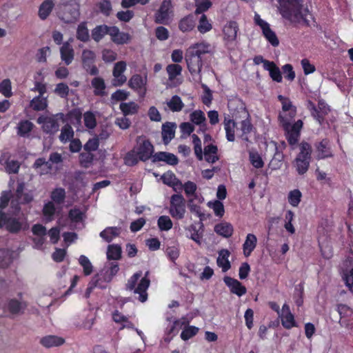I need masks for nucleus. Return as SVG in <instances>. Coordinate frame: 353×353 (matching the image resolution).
<instances>
[{
  "label": "nucleus",
  "mask_w": 353,
  "mask_h": 353,
  "mask_svg": "<svg viewBox=\"0 0 353 353\" xmlns=\"http://www.w3.org/2000/svg\"><path fill=\"white\" fill-rule=\"evenodd\" d=\"M293 119H294L287 118L286 115H283L281 114H279V120L284 130H290L300 134L303 123L299 119L292 125L290 121Z\"/></svg>",
  "instance_id": "a211bd4d"
},
{
  "label": "nucleus",
  "mask_w": 353,
  "mask_h": 353,
  "mask_svg": "<svg viewBox=\"0 0 353 353\" xmlns=\"http://www.w3.org/2000/svg\"><path fill=\"white\" fill-rule=\"evenodd\" d=\"M197 28L202 34L209 32L212 28V26L208 20L205 14H203L201 15Z\"/></svg>",
  "instance_id": "13d9d810"
},
{
  "label": "nucleus",
  "mask_w": 353,
  "mask_h": 353,
  "mask_svg": "<svg viewBox=\"0 0 353 353\" xmlns=\"http://www.w3.org/2000/svg\"><path fill=\"white\" fill-rule=\"evenodd\" d=\"M140 161L145 162L152 159L154 152V145L145 136H138L134 148Z\"/></svg>",
  "instance_id": "0eeeda50"
},
{
  "label": "nucleus",
  "mask_w": 353,
  "mask_h": 353,
  "mask_svg": "<svg viewBox=\"0 0 353 353\" xmlns=\"http://www.w3.org/2000/svg\"><path fill=\"white\" fill-rule=\"evenodd\" d=\"M0 93L6 97H10L12 96L11 81L9 79H3L0 82Z\"/></svg>",
  "instance_id": "052dcab7"
},
{
  "label": "nucleus",
  "mask_w": 353,
  "mask_h": 353,
  "mask_svg": "<svg viewBox=\"0 0 353 353\" xmlns=\"http://www.w3.org/2000/svg\"><path fill=\"white\" fill-rule=\"evenodd\" d=\"M254 20L255 24L261 28L263 35L266 39V40L273 47H277L279 45V40L276 33L270 28V24L265 21L263 20L260 15L257 13H255Z\"/></svg>",
  "instance_id": "1a4fd4ad"
},
{
  "label": "nucleus",
  "mask_w": 353,
  "mask_h": 353,
  "mask_svg": "<svg viewBox=\"0 0 353 353\" xmlns=\"http://www.w3.org/2000/svg\"><path fill=\"white\" fill-rule=\"evenodd\" d=\"M190 118L193 123L199 125L202 130H205L206 119L205 114L201 110H194L190 114Z\"/></svg>",
  "instance_id": "f704fd0d"
},
{
  "label": "nucleus",
  "mask_w": 353,
  "mask_h": 353,
  "mask_svg": "<svg viewBox=\"0 0 353 353\" xmlns=\"http://www.w3.org/2000/svg\"><path fill=\"white\" fill-rule=\"evenodd\" d=\"M119 108L125 117L137 114L139 108L134 101L121 103Z\"/></svg>",
  "instance_id": "a18cd8bd"
},
{
  "label": "nucleus",
  "mask_w": 353,
  "mask_h": 353,
  "mask_svg": "<svg viewBox=\"0 0 353 353\" xmlns=\"http://www.w3.org/2000/svg\"><path fill=\"white\" fill-rule=\"evenodd\" d=\"M74 137V130L72 126L69 124H65L63 125L61 130V134L59 135V140L61 142L65 143L66 142L70 141L73 139Z\"/></svg>",
  "instance_id": "09e8293b"
},
{
  "label": "nucleus",
  "mask_w": 353,
  "mask_h": 353,
  "mask_svg": "<svg viewBox=\"0 0 353 353\" xmlns=\"http://www.w3.org/2000/svg\"><path fill=\"white\" fill-rule=\"evenodd\" d=\"M225 284L229 288L232 294L241 297L246 294L247 289L239 281L229 276H225L223 278Z\"/></svg>",
  "instance_id": "4468645a"
},
{
  "label": "nucleus",
  "mask_w": 353,
  "mask_h": 353,
  "mask_svg": "<svg viewBox=\"0 0 353 353\" xmlns=\"http://www.w3.org/2000/svg\"><path fill=\"white\" fill-rule=\"evenodd\" d=\"M121 248L117 244L109 245L107 250V258L109 260H119L121 257Z\"/></svg>",
  "instance_id": "de8ad7c7"
},
{
  "label": "nucleus",
  "mask_w": 353,
  "mask_h": 353,
  "mask_svg": "<svg viewBox=\"0 0 353 353\" xmlns=\"http://www.w3.org/2000/svg\"><path fill=\"white\" fill-rule=\"evenodd\" d=\"M339 313L341 316L340 318V323L341 325H344L346 327H351L353 325V319H350L348 320H346L345 317L343 316V313H346L347 315L350 314V316H352V310L347 307L345 305H340L338 307Z\"/></svg>",
  "instance_id": "58836bf2"
},
{
  "label": "nucleus",
  "mask_w": 353,
  "mask_h": 353,
  "mask_svg": "<svg viewBox=\"0 0 353 353\" xmlns=\"http://www.w3.org/2000/svg\"><path fill=\"white\" fill-rule=\"evenodd\" d=\"M169 213L172 218L181 220L185 214V200L182 194H174L170 197Z\"/></svg>",
  "instance_id": "6e6552de"
},
{
  "label": "nucleus",
  "mask_w": 353,
  "mask_h": 353,
  "mask_svg": "<svg viewBox=\"0 0 353 353\" xmlns=\"http://www.w3.org/2000/svg\"><path fill=\"white\" fill-rule=\"evenodd\" d=\"M28 227L26 218L15 217L0 210V229L4 228L10 234H18Z\"/></svg>",
  "instance_id": "39448f33"
},
{
  "label": "nucleus",
  "mask_w": 353,
  "mask_h": 353,
  "mask_svg": "<svg viewBox=\"0 0 353 353\" xmlns=\"http://www.w3.org/2000/svg\"><path fill=\"white\" fill-rule=\"evenodd\" d=\"M157 225L161 231H168L173 226V223L170 218L165 215H163L159 217Z\"/></svg>",
  "instance_id": "5fc2aeb1"
},
{
  "label": "nucleus",
  "mask_w": 353,
  "mask_h": 353,
  "mask_svg": "<svg viewBox=\"0 0 353 353\" xmlns=\"http://www.w3.org/2000/svg\"><path fill=\"white\" fill-rule=\"evenodd\" d=\"M112 319L113 321L117 323H125V325H123L121 327V329H123L125 327L127 328H132L133 326V324L132 322L128 321V319L125 315L122 314L118 310H115L112 313Z\"/></svg>",
  "instance_id": "3c124183"
},
{
  "label": "nucleus",
  "mask_w": 353,
  "mask_h": 353,
  "mask_svg": "<svg viewBox=\"0 0 353 353\" xmlns=\"http://www.w3.org/2000/svg\"><path fill=\"white\" fill-rule=\"evenodd\" d=\"M176 124L171 122H165L162 125V139L164 144H168L174 137Z\"/></svg>",
  "instance_id": "b1692460"
},
{
  "label": "nucleus",
  "mask_w": 353,
  "mask_h": 353,
  "mask_svg": "<svg viewBox=\"0 0 353 353\" xmlns=\"http://www.w3.org/2000/svg\"><path fill=\"white\" fill-rule=\"evenodd\" d=\"M55 212L56 208L52 201H48L44 204L42 209V214L46 223L54 220Z\"/></svg>",
  "instance_id": "72a5a7b5"
},
{
  "label": "nucleus",
  "mask_w": 353,
  "mask_h": 353,
  "mask_svg": "<svg viewBox=\"0 0 353 353\" xmlns=\"http://www.w3.org/2000/svg\"><path fill=\"white\" fill-rule=\"evenodd\" d=\"M230 252L227 250H223L217 259V265L222 268L223 272H227L231 268L230 262L228 260Z\"/></svg>",
  "instance_id": "4c0bfd02"
},
{
  "label": "nucleus",
  "mask_w": 353,
  "mask_h": 353,
  "mask_svg": "<svg viewBox=\"0 0 353 353\" xmlns=\"http://www.w3.org/2000/svg\"><path fill=\"white\" fill-rule=\"evenodd\" d=\"M100 12L105 16H110L112 7L110 0H101L97 4Z\"/></svg>",
  "instance_id": "338daca9"
},
{
  "label": "nucleus",
  "mask_w": 353,
  "mask_h": 353,
  "mask_svg": "<svg viewBox=\"0 0 353 353\" xmlns=\"http://www.w3.org/2000/svg\"><path fill=\"white\" fill-rule=\"evenodd\" d=\"M182 67L179 64L171 63L166 66V72L168 74V83L167 87L176 88L182 83V80L177 79L181 75Z\"/></svg>",
  "instance_id": "ddd939ff"
},
{
  "label": "nucleus",
  "mask_w": 353,
  "mask_h": 353,
  "mask_svg": "<svg viewBox=\"0 0 353 353\" xmlns=\"http://www.w3.org/2000/svg\"><path fill=\"white\" fill-rule=\"evenodd\" d=\"M27 305L15 299H12L8 302L7 307L9 312L12 314H18L23 312Z\"/></svg>",
  "instance_id": "c9c22d12"
},
{
  "label": "nucleus",
  "mask_w": 353,
  "mask_h": 353,
  "mask_svg": "<svg viewBox=\"0 0 353 353\" xmlns=\"http://www.w3.org/2000/svg\"><path fill=\"white\" fill-rule=\"evenodd\" d=\"M256 236L253 234H248L244 243L243 244V251L245 256L248 257L251 255L256 246Z\"/></svg>",
  "instance_id": "bb28decb"
},
{
  "label": "nucleus",
  "mask_w": 353,
  "mask_h": 353,
  "mask_svg": "<svg viewBox=\"0 0 353 353\" xmlns=\"http://www.w3.org/2000/svg\"><path fill=\"white\" fill-rule=\"evenodd\" d=\"M343 279L349 290L353 293V266L349 271H344Z\"/></svg>",
  "instance_id": "774afa93"
},
{
  "label": "nucleus",
  "mask_w": 353,
  "mask_h": 353,
  "mask_svg": "<svg viewBox=\"0 0 353 353\" xmlns=\"http://www.w3.org/2000/svg\"><path fill=\"white\" fill-rule=\"evenodd\" d=\"M37 122L42 125V130L46 134H53L59 130V125L54 116L41 115L37 118Z\"/></svg>",
  "instance_id": "f8f14e48"
},
{
  "label": "nucleus",
  "mask_w": 353,
  "mask_h": 353,
  "mask_svg": "<svg viewBox=\"0 0 353 353\" xmlns=\"http://www.w3.org/2000/svg\"><path fill=\"white\" fill-rule=\"evenodd\" d=\"M152 161L153 163L163 161L170 165H175L179 163V159L174 154L167 152H158L154 153Z\"/></svg>",
  "instance_id": "412c9836"
},
{
  "label": "nucleus",
  "mask_w": 353,
  "mask_h": 353,
  "mask_svg": "<svg viewBox=\"0 0 353 353\" xmlns=\"http://www.w3.org/2000/svg\"><path fill=\"white\" fill-rule=\"evenodd\" d=\"M195 26V20L192 15H188L182 18L179 23V28L183 32L193 30Z\"/></svg>",
  "instance_id": "e433bc0d"
},
{
  "label": "nucleus",
  "mask_w": 353,
  "mask_h": 353,
  "mask_svg": "<svg viewBox=\"0 0 353 353\" xmlns=\"http://www.w3.org/2000/svg\"><path fill=\"white\" fill-rule=\"evenodd\" d=\"M236 128V123L234 120L225 119L224 128L225 130L226 139L228 141L233 142L235 140L234 130Z\"/></svg>",
  "instance_id": "37998d69"
},
{
  "label": "nucleus",
  "mask_w": 353,
  "mask_h": 353,
  "mask_svg": "<svg viewBox=\"0 0 353 353\" xmlns=\"http://www.w3.org/2000/svg\"><path fill=\"white\" fill-rule=\"evenodd\" d=\"M56 12L65 23H73L79 18L80 5L77 0L61 1L56 7Z\"/></svg>",
  "instance_id": "7ed1b4c3"
},
{
  "label": "nucleus",
  "mask_w": 353,
  "mask_h": 353,
  "mask_svg": "<svg viewBox=\"0 0 353 353\" xmlns=\"http://www.w3.org/2000/svg\"><path fill=\"white\" fill-rule=\"evenodd\" d=\"M294 213L292 210H288L285 214L284 228L290 234H294L296 232L295 228L292 224Z\"/></svg>",
  "instance_id": "8fccbe9b"
},
{
  "label": "nucleus",
  "mask_w": 353,
  "mask_h": 353,
  "mask_svg": "<svg viewBox=\"0 0 353 353\" xmlns=\"http://www.w3.org/2000/svg\"><path fill=\"white\" fill-rule=\"evenodd\" d=\"M91 85L94 88V94L95 96L103 97L105 94V90L106 85L102 77H97L93 78L91 81Z\"/></svg>",
  "instance_id": "7c9ffc66"
},
{
  "label": "nucleus",
  "mask_w": 353,
  "mask_h": 353,
  "mask_svg": "<svg viewBox=\"0 0 353 353\" xmlns=\"http://www.w3.org/2000/svg\"><path fill=\"white\" fill-rule=\"evenodd\" d=\"M172 4L170 0H163L154 14V22L157 24H168L170 14L172 12Z\"/></svg>",
  "instance_id": "9b49d317"
},
{
  "label": "nucleus",
  "mask_w": 353,
  "mask_h": 353,
  "mask_svg": "<svg viewBox=\"0 0 353 353\" xmlns=\"http://www.w3.org/2000/svg\"><path fill=\"white\" fill-rule=\"evenodd\" d=\"M84 124L88 129H93L97 125L95 115L90 111L85 112L83 114Z\"/></svg>",
  "instance_id": "bf43d9fd"
},
{
  "label": "nucleus",
  "mask_w": 353,
  "mask_h": 353,
  "mask_svg": "<svg viewBox=\"0 0 353 353\" xmlns=\"http://www.w3.org/2000/svg\"><path fill=\"white\" fill-rule=\"evenodd\" d=\"M96 54L94 51L90 50H83L81 54V61L83 68L90 75L96 76L99 74V69L96 66Z\"/></svg>",
  "instance_id": "9d476101"
},
{
  "label": "nucleus",
  "mask_w": 353,
  "mask_h": 353,
  "mask_svg": "<svg viewBox=\"0 0 353 353\" xmlns=\"http://www.w3.org/2000/svg\"><path fill=\"white\" fill-rule=\"evenodd\" d=\"M210 45L205 42L196 43L191 46L187 50L185 61L190 74L194 77L199 75V80H201L200 74L204 56L210 52Z\"/></svg>",
  "instance_id": "f03ea898"
},
{
  "label": "nucleus",
  "mask_w": 353,
  "mask_h": 353,
  "mask_svg": "<svg viewBox=\"0 0 353 353\" xmlns=\"http://www.w3.org/2000/svg\"><path fill=\"white\" fill-rule=\"evenodd\" d=\"M285 307H287L288 312L286 314H283L282 316V317H281V323H282V325L285 329L290 330V329H291L293 327H296V321L294 320V315L290 311L289 307L286 304H285L283 306V308L284 309Z\"/></svg>",
  "instance_id": "a19ab883"
},
{
  "label": "nucleus",
  "mask_w": 353,
  "mask_h": 353,
  "mask_svg": "<svg viewBox=\"0 0 353 353\" xmlns=\"http://www.w3.org/2000/svg\"><path fill=\"white\" fill-rule=\"evenodd\" d=\"M162 181L164 184L172 187L174 188L175 186L181 185V182L176 177L175 174L170 171L164 173L161 176Z\"/></svg>",
  "instance_id": "49530a36"
},
{
  "label": "nucleus",
  "mask_w": 353,
  "mask_h": 353,
  "mask_svg": "<svg viewBox=\"0 0 353 353\" xmlns=\"http://www.w3.org/2000/svg\"><path fill=\"white\" fill-rule=\"evenodd\" d=\"M60 55L61 61L66 65H69L74 60V51L72 46L68 41L63 43L60 48Z\"/></svg>",
  "instance_id": "5701e85b"
},
{
  "label": "nucleus",
  "mask_w": 353,
  "mask_h": 353,
  "mask_svg": "<svg viewBox=\"0 0 353 353\" xmlns=\"http://www.w3.org/2000/svg\"><path fill=\"white\" fill-rule=\"evenodd\" d=\"M65 343V339L62 337L48 335L41 339L40 343L45 347L50 348L53 347H59Z\"/></svg>",
  "instance_id": "393cba45"
},
{
  "label": "nucleus",
  "mask_w": 353,
  "mask_h": 353,
  "mask_svg": "<svg viewBox=\"0 0 353 353\" xmlns=\"http://www.w3.org/2000/svg\"><path fill=\"white\" fill-rule=\"evenodd\" d=\"M201 87L203 90V94L201 97L202 103L210 106L213 99L212 90L205 84H202Z\"/></svg>",
  "instance_id": "0e129e2a"
},
{
  "label": "nucleus",
  "mask_w": 353,
  "mask_h": 353,
  "mask_svg": "<svg viewBox=\"0 0 353 353\" xmlns=\"http://www.w3.org/2000/svg\"><path fill=\"white\" fill-rule=\"evenodd\" d=\"M300 152L293 161V166L299 175L305 174L310 167L311 161L312 147L307 142H302L299 145Z\"/></svg>",
  "instance_id": "423d86ee"
},
{
  "label": "nucleus",
  "mask_w": 353,
  "mask_h": 353,
  "mask_svg": "<svg viewBox=\"0 0 353 353\" xmlns=\"http://www.w3.org/2000/svg\"><path fill=\"white\" fill-rule=\"evenodd\" d=\"M281 70L285 79L290 81L294 80L296 74L294 71L293 66L291 64H285L282 66Z\"/></svg>",
  "instance_id": "69168bd1"
},
{
  "label": "nucleus",
  "mask_w": 353,
  "mask_h": 353,
  "mask_svg": "<svg viewBox=\"0 0 353 353\" xmlns=\"http://www.w3.org/2000/svg\"><path fill=\"white\" fill-rule=\"evenodd\" d=\"M302 193L298 189L290 191L288 196L289 203L293 207H297L301 202Z\"/></svg>",
  "instance_id": "6e6d98bb"
},
{
  "label": "nucleus",
  "mask_w": 353,
  "mask_h": 353,
  "mask_svg": "<svg viewBox=\"0 0 353 353\" xmlns=\"http://www.w3.org/2000/svg\"><path fill=\"white\" fill-rule=\"evenodd\" d=\"M120 229L117 227H108L100 232V236L108 243L111 242L113 239L118 236Z\"/></svg>",
  "instance_id": "79ce46f5"
},
{
  "label": "nucleus",
  "mask_w": 353,
  "mask_h": 353,
  "mask_svg": "<svg viewBox=\"0 0 353 353\" xmlns=\"http://www.w3.org/2000/svg\"><path fill=\"white\" fill-rule=\"evenodd\" d=\"M111 32V26L107 25L97 26L92 29L91 37L95 42H99L106 34L110 35Z\"/></svg>",
  "instance_id": "a878e982"
},
{
  "label": "nucleus",
  "mask_w": 353,
  "mask_h": 353,
  "mask_svg": "<svg viewBox=\"0 0 353 353\" xmlns=\"http://www.w3.org/2000/svg\"><path fill=\"white\" fill-rule=\"evenodd\" d=\"M277 98L282 105V112L281 114L286 115L287 118L294 119L296 114V108L292 105L290 99L281 94Z\"/></svg>",
  "instance_id": "6ab92c4d"
},
{
  "label": "nucleus",
  "mask_w": 353,
  "mask_h": 353,
  "mask_svg": "<svg viewBox=\"0 0 353 353\" xmlns=\"http://www.w3.org/2000/svg\"><path fill=\"white\" fill-rule=\"evenodd\" d=\"M233 226L227 222H222L214 226V232L225 238L230 237L233 234Z\"/></svg>",
  "instance_id": "c85d7f7f"
},
{
  "label": "nucleus",
  "mask_w": 353,
  "mask_h": 353,
  "mask_svg": "<svg viewBox=\"0 0 353 353\" xmlns=\"http://www.w3.org/2000/svg\"><path fill=\"white\" fill-rule=\"evenodd\" d=\"M168 106L172 112H179L183 109L184 104L180 97L174 95L168 102Z\"/></svg>",
  "instance_id": "603ef678"
},
{
  "label": "nucleus",
  "mask_w": 353,
  "mask_h": 353,
  "mask_svg": "<svg viewBox=\"0 0 353 353\" xmlns=\"http://www.w3.org/2000/svg\"><path fill=\"white\" fill-rule=\"evenodd\" d=\"M199 332V328L195 326H188L185 327L181 333V338L183 341H187L194 336H195Z\"/></svg>",
  "instance_id": "680f3d73"
},
{
  "label": "nucleus",
  "mask_w": 353,
  "mask_h": 353,
  "mask_svg": "<svg viewBox=\"0 0 353 353\" xmlns=\"http://www.w3.org/2000/svg\"><path fill=\"white\" fill-rule=\"evenodd\" d=\"M54 4L52 0H45L39 8L38 15L41 20L46 19L50 14Z\"/></svg>",
  "instance_id": "2f4dec72"
},
{
  "label": "nucleus",
  "mask_w": 353,
  "mask_h": 353,
  "mask_svg": "<svg viewBox=\"0 0 353 353\" xmlns=\"http://www.w3.org/2000/svg\"><path fill=\"white\" fill-rule=\"evenodd\" d=\"M30 105L36 111L44 110L48 105L46 99L40 96L35 97L31 101Z\"/></svg>",
  "instance_id": "864d4df0"
},
{
  "label": "nucleus",
  "mask_w": 353,
  "mask_h": 353,
  "mask_svg": "<svg viewBox=\"0 0 353 353\" xmlns=\"http://www.w3.org/2000/svg\"><path fill=\"white\" fill-rule=\"evenodd\" d=\"M79 263L83 267V274L85 276H88L92 274L93 267L87 256L85 255H81L79 259Z\"/></svg>",
  "instance_id": "4d7b16f0"
},
{
  "label": "nucleus",
  "mask_w": 353,
  "mask_h": 353,
  "mask_svg": "<svg viewBox=\"0 0 353 353\" xmlns=\"http://www.w3.org/2000/svg\"><path fill=\"white\" fill-rule=\"evenodd\" d=\"M328 142L327 139H323L316 145L318 159H323L332 157L330 148L328 145Z\"/></svg>",
  "instance_id": "cd10ccee"
},
{
  "label": "nucleus",
  "mask_w": 353,
  "mask_h": 353,
  "mask_svg": "<svg viewBox=\"0 0 353 353\" xmlns=\"http://www.w3.org/2000/svg\"><path fill=\"white\" fill-rule=\"evenodd\" d=\"M111 40L117 45H123L128 43L132 37L128 32H120L117 26H111V32H110Z\"/></svg>",
  "instance_id": "f3484780"
},
{
  "label": "nucleus",
  "mask_w": 353,
  "mask_h": 353,
  "mask_svg": "<svg viewBox=\"0 0 353 353\" xmlns=\"http://www.w3.org/2000/svg\"><path fill=\"white\" fill-rule=\"evenodd\" d=\"M125 69L126 63L125 61H120L115 63L112 71L114 77L112 83L114 86H121L125 83L127 78L123 74Z\"/></svg>",
  "instance_id": "2eb2a0df"
},
{
  "label": "nucleus",
  "mask_w": 353,
  "mask_h": 353,
  "mask_svg": "<svg viewBox=\"0 0 353 353\" xmlns=\"http://www.w3.org/2000/svg\"><path fill=\"white\" fill-rule=\"evenodd\" d=\"M265 70L269 72V75L274 81L277 83L282 82V73L279 68L274 61L267 63V68H265Z\"/></svg>",
  "instance_id": "473e14b6"
},
{
  "label": "nucleus",
  "mask_w": 353,
  "mask_h": 353,
  "mask_svg": "<svg viewBox=\"0 0 353 353\" xmlns=\"http://www.w3.org/2000/svg\"><path fill=\"white\" fill-rule=\"evenodd\" d=\"M239 31V25L234 21L228 22L223 27V39L227 42H233L236 40L237 32Z\"/></svg>",
  "instance_id": "aec40b11"
},
{
  "label": "nucleus",
  "mask_w": 353,
  "mask_h": 353,
  "mask_svg": "<svg viewBox=\"0 0 353 353\" xmlns=\"http://www.w3.org/2000/svg\"><path fill=\"white\" fill-rule=\"evenodd\" d=\"M149 272H146L145 276L140 280L137 286V281L142 276V272L138 271L135 272L130 279L125 285L128 290L133 291L134 294L139 295V300L143 303L148 299L147 290L150 286V281L148 279Z\"/></svg>",
  "instance_id": "20e7f679"
},
{
  "label": "nucleus",
  "mask_w": 353,
  "mask_h": 353,
  "mask_svg": "<svg viewBox=\"0 0 353 353\" xmlns=\"http://www.w3.org/2000/svg\"><path fill=\"white\" fill-rule=\"evenodd\" d=\"M32 168L40 176L49 174L52 170V165L45 158L40 157L35 160L32 165Z\"/></svg>",
  "instance_id": "4be33fe9"
},
{
  "label": "nucleus",
  "mask_w": 353,
  "mask_h": 353,
  "mask_svg": "<svg viewBox=\"0 0 353 353\" xmlns=\"http://www.w3.org/2000/svg\"><path fill=\"white\" fill-rule=\"evenodd\" d=\"M139 161H140L139 156L137 154L134 149L128 152L124 158L125 164L129 166L137 165Z\"/></svg>",
  "instance_id": "e2e57ef3"
},
{
  "label": "nucleus",
  "mask_w": 353,
  "mask_h": 353,
  "mask_svg": "<svg viewBox=\"0 0 353 353\" xmlns=\"http://www.w3.org/2000/svg\"><path fill=\"white\" fill-rule=\"evenodd\" d=\"M279 11L282 17L293 23H300L301 21L305 26H310V21L306 18L309 10H303L301 0H278Z\"/></svg>",
  "instance_id": "f257e3e1"
},
{
  "label": "nucleus",
  "mask_w": 353,
  "mask_h": 353,
  "mask_svg": "<svg viewBox=\"0 0 353 353\" xmlns=\"http://www.w3.org/2000/svg\"><path fill=\"white\" fill-rule=\"evenodd\" d=\"M65 190L63 188H54L50 194V198L54 203L61 205L64 203L65 199Z\"/></svg>",
  "instance_id": "c03bdc74"
},
{
  "label": "nucleus",
  "mask_w": 353,
  "mask_h": 353,
  "mask_svg": "<svg viewBox=\"0 0 353 353\" xmlns=\"http://www.w3.org/2000/svg\"><path fill=\"white\" fill-rule=\"evenodd\" d=\"M34 124L28 120H21L17 125V134L21 137H28L34 128Z\"/></svg>",
  "instance_id": "c756f323"
},
{
  "label": "nucleus",
  "mask_w": 353,
  "mask_h": 353,
  "mask_svg": "<svg viewBox=\"0 0 353 353\" xmlns=\"http://www.w3.org/2000/svg\"><path fill=\"white\" fill-rule=\"evenodd\" d=\"M76 37L78 40L84 43L90 40L89 31L85 21H83L78 25Z\"/></svg>",
  "instance_id": "ea45409f"
},
{
  "label": "nucleus",
  "mask_w": 353,
  "mask_h": 353,
  "mask_svg": "<svg viewBox=\"0 0 353 353\" xmlns=\"http://www.w3.org/2000/svg\"><path fill=\"white\" fill-rule=\"evenodd\" d=\"M146 79H143L141 75L136 74L132 76L128 81L129 87L138 92L139 95L144 97L146 93Z\"/></svg>",
  "instance_id": "dca6fc26"
}]
</instances>
